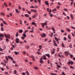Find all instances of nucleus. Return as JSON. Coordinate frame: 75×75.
I'll use <instances>...</instances> for the list:
<instances>
[{
	"label": "nucleus",
	"mask_w": 75,
	"mask_h": 75,
	"mask_svg": "<svg viewBox=\"0 0 75 75\" xmlns=\"http://www.w3.org/2000/svg\"><path fill=\"white\" fill-rule=\"evenodd\" d=\"M42 27L44 28V27H45L44 25H47V21H45V23H42Z\"/></svg>",
	"instance_id": "1"
},
{
	"label": "nucleus",
	"mask_w": 75,
	"mask_h": 75,
	"mask_svg": "<svg viewBox=\"0 0 75 75\" xmlns=\"http://www.w3.org/2000/svg\"><path fill=\"white\" fill-rule=\"evenodd\" d=\"M5 37H6V38H8L9 39H10V35H5Z\"/></svg>",
	"instance_id": "2"
},
{
	"label": "nucleus",
	"mask_w": 75,
	"mask_h": 75,
	"mask_svg": "<svg viewBox=\"0 0 75 75\" xmlns=\"http://www.w3.org/2000/svg\"><path fill=\"white\" fill-rule=\"evenodd\" d=\"M40 35L42 38H43L44 37H45L46 36V34H45L44 33L42 35V34Z\"/></svg>",
	"instance_id": "3"
},
{
	"label": "nucleus",
	"mask_w": 75,
	"mask_h": 75,
	"mask_svg": "<svg viewBox=\"0 0 75 75\" xmlns=\"http://www.w3.org/2000/svg\"><path fill=\"white\" fill-rule=\"evenodd\" d=\"M31 11H32V12H34V13H36V12H37V10H34V9H32L31 10Z\"/></svg>",
	"instance_id": "4"
},
{
	"label": "nucleus",
	"mask_w": 75,
	"mask_h": 75,
	"mask_svg": "<svg viewBox=\"0 0 75 75\" xmlns=\"http://www.w3.org/2000/svg\"><path fill=\"white\" fill-rule=\"evenodd\" d=\"M16 42L17 43V44L19 43V39L18 38H17L16 40Z\"/></svg>",
	"instance_id": "5"
},
{
	"label": "nucleus",
	"mask_w": 75,
	"mask_h": 75,
	"mask_svg": "<svg viewBox=\"0 0 75 75\" xmlns=\"http://www.w3.org/2000/svg\"><path fill=\"white\" fill-rule=\"evenodd\" d=\"M31 24H32V25H35V26H37V24L34 22H33Z\"/></svg>",
	"instance_id": "6"
},
{
	"label": "nucleus",
	"mask_w": 75,
	"mask_h": 75,
	"mask_svg": "<svg viewBox=\"0 0 75 75\" xmlns=\"http://www.w3.org/2000/svg\"><path fill=\"white\" fill-rule=\"evenodd\" d=\"M43 58L45 60H46L47 59V58H46V56L45 55H43Z\"/></svg>",
	"instance_id": "7"
},
{
	"label": "nucleus",
	"mask_w": 75,
	"mask_h": 75,
	"mask_svg": "<svg viewBox=\"0 0 75 75\" xmlns=\"http://www.w3.org/2000/svg\"><path fill=\"white\" fill-rule=\"evenodd\" d=\"M45 4H46V5H47V6H49V3H48V1H46L45 2Z\"/></svg>",
	"instance_id": "8"
},
{
	"label": "nucleus",
	"mask_w": 75,
	"mask_h": 75,
	"mask_svg": "<svg viewBox=\"0 0 75 75\" xmlns=\"http://www.w3.org/2000/svg\"><path fill=\"white\" fill-rule=\"evenodd\" d=\"M64 53L67 56H68V52H64Z\"/></svg>",
	"instance_id": "9"
},
{
	"label": "nucleus",
	"mask_w": 75,
	"mask_h": 75,
	"mask_svg": "<svg viewBox=\"0 0 75 75\" xmlns=\"http://www.w3.org/2000/svg\"><path fill=\"white\" fill-rule=\"evenodd\" d=\"M15 11H16V12L17 13H20V11H18V9H15Z\"/></svg>",
	"instance_id": "10"
},
{
	"label": "nucleus",
	"mask_w": 75,
	"mask_h": 75,
	"mask_svg": "<svg viewBox=\"0 0 75 75\" xmlns=\"http://www.w3.org/2000/svg\"><path fill=\"white\" fill-rule=\"evenodd\" d=\"M2 37L3 38H4V35L2 34H0V37Z\"/></svg>",
	"instance_id": "11"
},
{
	"label": "nucleus",
	"mask_w": 75,
	"mask_h": 75,
	"mask_svg": "<svg viewBox=\"0 0 75 75\" xmlns=\"http://www.w3.org/2000/svg\"><path fill=\"white\" fill-rule=\"evenodd\" d=\"M8 58H9L10 59H11L12 60V61H13V58L11 57H10V56H8Z\"/></svg>",
	"instance_id": "12"
},
{
	"label": "nucleus",
	"mask_w": 75,
	"mask_h": 75,
	"mask_svg": "<svg viewBox=\"0 0 75 75\" xmlns=\"http://www.w3.org/2000/svg\"><path fill=\"white\" fill-rule=\"evenodd\" d=\"M19 31L20 33H23V31L22 30H19Z\"/></svg>",
	"instance_id": "13"
},
{
	"label": "nucleus",
	"mask_w": 75,
	"mask_h": 75,
	"mask_svg": "<svg viewBox=\"0 0 75 75\" xmlns=\"http://www.w3.org/2000/svg\"><path fill=\"white\" fill-rule=\"evenodd\" d=\"M55 39V40H56V41H58V40H59V39L57 38H56V37H55L54 38Z\"/></svg>",
	"instance_id": "14"
},
{
	"label": "nucleus",
	"mask_w": 75,
	"mask_h": 75,
	"mask_svg": "<svg viewBox=\"0 0 75 75\" xmlns=\"http://www.w3.org/2000/svg\"><path fill=\"white\" fill-rule=\"evenodd\" d=\"M1 64H3V65L4 66V67L6 66V64H4V63H3V62L1 63Z\"/></svg>",
	"instance_id": "15"
},
{
	"label": "nucleus",
	"mask_w": 75,
	"mask_h": 75,
	"mask_svg": "<svg viewBox=\"0 0 75 75\" xmlns=\"http://www.w3.org/2000/svg\"><path fill=\"white\" fill-rule=\"evenodd\" d=\"M45 55H46V56H47V57H50V55L49 54H46Z\"/></svg>",
	"instance_id": "16"
},
{
	"label": "nucleus",
	"mask_w": 75,
	"mask_h": 75,
	"mask_svg": "<svg viewBox=\"0 0 75 75\" xmlns=\"http://www.w3.org/2000/svg\"><path fill=\"white\" fill-rule=\"evenodd\" d=\"M3 23L4 24H5V25H7V23L4 21H3Z\"/></svg>",
	"instance_id": "17"
},
{
	"label": "nucleus",
	"mask_w": 75,
	"mask_h": 75,
	"mask_svg": "<svg viewBox=\"0 0 75 75\" xmlns=\"http://www.w3.org/2000/svg\"><path fill=\"white\" fill-rule=\"evenodd\" d=\"M5 59H6V61H8V57H7V56H6L5 57Z\"/></svg>",
	"instance_id": "18"
},
{
	"label": "nucleus",
	"mask_w": 75,
	"mask_h": 75,
	"mask_svg": "<svg viewBox=\"0 0 75 75\" xmlns=\"http://www.w3.org/2000/svg\"><path fill=\"white\" fill-rule=\"evenodd\" d=\"M50 75H57V74H54V73H50Z\"/></svg>",
	"instance_id": "19"
},
{
	"label": "nucleus",
	"mask_w": 75,
	"mask_h": 75,
	"mask_svg": "<svg viewBox=\"0 0 75 75\" xmlns=\"http://www.w3.org/2000/svg\"><path fill=\"white\" fill-rule=\"evenodd\" d=\"M57 10V9L55 8V9H54L52 10V12H53V11H55Z\"/></svg>",
	"instance_id": "20"
},
{
	"label": "nucleus",
	"mask_w": 75,
	"mask_h": 75,
	"mask_svg": "<svg viewBox=\"0 0 75 75\" xmlns=\"http://www.w3.org/2000/svg\"><path fill=\"white\" fill-rule=\"evenodd\" d=\"M21 74L23 75H26V73H22Z\"/></svg>",
	"instance_id": "21"
},
{
	"label": "nucleus",
	"mask_w": 75,
	"mask_h": 75,
	"mask_svg": "<svg viewBox=\"0 0 75 75\" xmlns=\"http://www.w3.org/2000/svg\"><path fill=\"white\" fill-rule=\"evenodd\" d=\"M28 31V30H26L25 31H24V33H27Z\"/></svg>",
	"instance_id": "22"
},
{
	"label": "nucleus",
	"mask_w": 75,
	"mask_h": 75,
	"mask_svg": "<svg viewBox=\"0 0 75 75\" xmlns=\"http://www.w3.org/2000/svg\"><path fill=\"white\" fill-rule=\"evenodd\" d=\"M70 17L71 18L73 19V15H72V14H70Z\"/></svg>",
	"instance_id": "23"
},
{
	"label": "nucleus",
	"mask_w": 75,
	"mask_h": 75,
	"mask_svg": "<svg viewBox=\"0 0 75 75\" xmlns=\"http://www.w3.org/2000/svg\"><path fill=\"white\" fill-rule=\"evenodd\" d=\"M23 35L24 37H26L27 36H26V35H25V33H24L23 34Z\"/></svg>",
	"instance_id": "24"
},
{
	"label": "nucleus",
	"mask_w": 75,
	"mask_h": 75,
	"mask_svg": "<svg viewBox=\"0 0 75 75\" xmlns=\"http://www.w3.org/2000/svg\"><path fill=\"white\" fill-rule=\"evenodd\" d=\"M25 17H29V15L28 14H26L25 15Z\"/></svg>",
	"instance_id": "25"
},
{
	"label": "nucleus",
	"mask_w": 75,
	"mask_h": 75,
	"mask_svg": "<svg viewBox=\"0 0 75 75\" xmlns=\"http://www.w3.org/2000/svg\"><path fill=\"white\" fill-rule=\"evenodd\" d=\"M37 54H38V55H40L41 54V53L40 52H39L37 51Z\"/></svg>",
	"instance_id": "26"
},
{
	"label": "nucleus",
	"mask_w": 75,
	"mask_h": 75,
	"mask_svg": "<svg viewBox=\"0 0 75 75\" xmlns=\"http://www.w3.org/2000/svg\"><path fill=\"white\" fill-rule=\"evenodd\" d=\"M40 62L41 64H43V62H44V61L42 60H40Z\"/></svg>",
	"instance_id": "27"
},
{
	"label": "nucleus",
	"mask_w": 75,
	"mask_h": 75,
	"mask_svg": "<svg viewBox=\"0 0 75 75\" xmlns=\"http://www.w3.org/2000/svg\"><path fill=\"white\" fill-rule=\"evenodd\" d=\"M4 5L6 6V7H7V4H6V3H4Z\"/></svg>",
	"instance_id": "28"
},
{
	"label": "nucleus",
	"mask_w": 75,
	"mask_h": 75,
	"mask_svg": "<svg viewBox=\"0 0 75 75\" xmlns=\"http://www.w3.org/2000/svg\"><path fill=\"white\" fill-rule=\"evenodd\" d=\"M57 67H58V68H61V66L58 65V64L57 65Z\"/></svg>",
	"instance_id": "29"
},
{
	"label": "nucleus",
	"mask_w": 75,
	"mask_h": 75,
	"mask_svg": "<svg viewBox=\"0 0 75 75\" xmlns=\"http://www.w3.org/2000/svg\"><path fill=\"white\" fill-rule=\"evenodd\" d=\"M64 41H67V38H66L65 37H64Z\"/></svg>",
	"instance_id": "30"
},
{
	"label": "nucleus",
	"mask_w": 75,
	"mask_h": 75,
	"mask_svg": "<svg viewBox=\"0 0 75 75\" xmlns=\"http://www.w3.org/2000/svg\"><path fill=\"white\" fill-rule=\"evenodd\" d=\"M68 38L69 40H71V36H70V35H69L68 36Z\"/></svg>",
	"instance_id": "31"
},
{
	"label": "nucleus",
	"mask_w": 75,
	"mask_h": 75,
	"mask_svg": "<svg viewBox=\"0 0 75 75\" xmlns=\"http://www.w3.org/2000/svg\"><path fill=\"white\" fill-rule=\"evenodd\" d=\"M6 42H8V41H9V40H8L7 38H6Z\"/></svg>",
	"instance_id": "32"
},
{
	"label": "nucleus",
	"mask_w": 75,
	"mask_h": 75,
	"mask_svg": "<svg viewBox=\"0 0 75 75\" xmlns=\"http://www.w3.org/2000/svg\"><path fill=\"white\" fill-rule=\"evenodd\" d=\"M17 73V71L16 70H15L14 71V74H16V73Z\"/></svg>",
	"instance_id": "33"
},
{
	"label": "nucleus",
	"mask_w": 75,
	"mask_h": 75,
	"mask_svg": "<svg viewBox=\"0 0 75 75\" xmlns=\"http://www.w3.org/2000/svg\"><path fill=\"white\" fill-rule=\"evenodd\" d=\"M32 58L33 61H35V59H34V57H33V56H32Z\"/></svg>",
	"instance_id": "34"
},
{
	"label": "nucleus",
	"mask_w": 75,
	"mask_h": 75,
	"mask_svg": "<svg viewBox=\"0 0 75 75\" xmlns=\"http://www.w3.org/2000/svg\"><path fill=\"white\" fill-rule=\"evenodd\" d=\"M51 53L52 54H54L55 53V52L54 51H52L51 52Z\"/></svg>",
	"instance_id": "35"
},
{
	"label": "nucleus",
	"mask_w": 75,
	"mask_h": 75,
	"mask_svg": "<svg viewBox=\"0 0 75 75\" xmlns=\"http://www.w3.org/2000/svg\"><path fill=\"white\" fill-rule=\"evenodd\" d=\"M64 11H68V9L66 8H64Z\"/></svg>",
	"instance_id": "36"
},
{
	"label": "nucleus",
	"mask_w": 75,
	"mask_h": 75,
	"mask_svg": "<svg viewBox=\"0 0 75 75\" xmlns=\"http://www.w3.org/2000/svg\"><path fill=\"white\" fill-rule=\"evenodd\" d=\"M38 1L39 4H40V3H41V0H38Z\"/></svg>",
	"instance_id": "37"
},
{
	"label": "nucleus",
	"mask_w": 75,
	"mask_h": 75,
	"mask_svg": "<svg viewBox=\"0 0 75 75\" xmlns=\"http://www.w3.org/2000/svg\"><path fill=\"white\" fill-rule=\"evenodd\" d=\"M39 48L41 50L42 49V47L41 45H40L39 46Z\"/></svg>",
	"instance_id": "38"
},
{
	"label": "nucleus",
	"mask_w": 75,
	"mask_h": 75,
	"mask_svg": "<svg viewBox=\"0 0 75 75\" xmlns=\"http://www.w3.org/2000/svg\"><path fill=\"white\" fill-rule=\"evenodd\" d=\"M52 30L53 31H55V29H54V28H53V27H52Z\"/></svg>",
	"instance_id": "39"
},
{
	"label": "nucleus",
	"mask_w": 75,
	"mask_h": 75,
	"mask_svg": "<svg viewBox=\"0 0 75 75\" xmlns=\"http://www.w3.org/2000/svg\"><path fill=\"white\" fill-rule=\"evenodd\" d=\"M26 74H27V75H30L29 74V73H28V71H26Z\"/></svg>",
	"instance_id": "40"
},
{
	"label": "nucleus",
	"mask_w": 75,
	"mask_h": 75,
	"mask_svg": "<svg viewBox=\"0 0 75 75\" xmlns=\"http://www.w3.org/2000/svg\"><path fill=\"white\" fill-rule=\"evenodd\" d=\"M67 30L68 31H69H69H70V30L69 29H68V28H67Z\"/></svg>",
	"instance_id": "41"
},
{
	"label": "nucleus",
	"mask_w": 75,
	"mask_h": 75,
	"mask_svg": "<svg viewBox=\"0 0 75 75\" xmlns=\"http://www.w3.org/2000/svg\"><path fill=\"white\" fill-rule=\"evenodd\" d=\"M39 30H40V31H42V30H43V29H42L41 28H39Z\"/></svg>",
	"instance_id": "42"
},
{
	"label": "nucleus",
	"mask_w": 75,
	"mask_h": 75,
	"mask_svg": "<svg viewBox=\"0 0 75 75\" xmlns=\"http://www.w3.org/2000/svg\"><path fill=\"white\" fill-rule=\"evenodd\" d=\"M63 15H64V16H67V15H66V14H65V13L63 12Z\"/></svg>",
	"instance_id": "43"
},
{
	"label": "nucleus",
	"mask_w": 75,
	"mask_h": 75,
	"mask_svg": "<svg viewBox=\"0 0 75 75\" xmlns=\"http://www.w3.org/2000/svg\"><path fill=\"white\" fill-rule=\"evenodd\" d=\"M54 45H55V46H57V44L56 43H54Z\"/></svg>",
	"instance_id": "44"
},
{
	"label": "nucleus",
	"mask_w": 75,
	"mask_h": 75,
	"mask_svg": "<svg viewBox=\"0 0 75 75\" xmlns=\"http://www.w3.org/2000/svg\"><path fill=\"white\" fill-rule=\"evenodd\" d=\"M34 68L35 69H38V68L37 67H35Z\"/></svg>",
	"instance_id": "45"
},
{
	"label": "nucleus",
	"mask_w": 75,
	"mask_h": 75,
	"mask_svg": "<svg viewBox=\"0 0 75 75\" xmlns=\"http://www.w3.org/2000/svg\"><path fill=\"white\" fill-rule=\"evenodd\" d=\"M15 54H16V55H17L18 54V53H17V52H15Z\"/></svg>",
	"instance_id": "46"
},
{
	"label": "nucleus",
	"mask_w": 75,
	"mask_h": 75,
	"mask_svg": "<svg viewBox=\"0 0 75 75\" xmlns=\"http://www.w3.org/2000/svg\"><path fill=\"white\" fill-rule=\"evenodd\" d=\"M4 74H6L7 75L8 74V73L7 71H5L4 72Z\"/></svg>",
	"instance_id": "47"
},
{
	"label": "nucleus",
	"mask_w": 75,
	"mask_h": 75,
	"mask_svg": "<svg viewBox=\"0 0 75 75\" xmlns=\"http://www.w3.org/2000/svg\"><path fill=\"white\" fill-rule=\"evenodd\" d=\"M69 47H70V48H72V45L71 44L69 45Z\"/></svg>",
	"instance_id": "48"
},
{
	"label": "nucleus",
	"mask_w": 75,
	"mask_h": 75,
	"mask_svg": "<svg viewBox=\"0 0 75 75\" xmlns=\"http://www.w3.org/2000/svg\"><path fill=\"white\" fill-rule=\"evenodd\" d=\"M62 45L63 47H65V45L63 44H62Z\"/></svg>",
	"instance_id": "49"
},
{
	"label": "nucleus",
	"mask_w": 75,
	"mask_h": 75,
	"mask_svg": "<svg viewBox=\"0 0 75 75\" xmlns=\"http://www.w3.org/2000/svg\"><path fill=\"white\" fill-rule=\"evenodd\" d=\"M1 30L2 31H3V27H1Z\"/></svg>",
	"instance_id": "50"
},
{
	"label": "nucleus",
	"mask_w": 75,
	"mask_h": 75,
	"mask_svg": "<svg viewBox=\"0 0 75 75\" xmlns=\"http://www.w3.org/2000/svg\"><path fill=\"white\" fill-rule=\"evenodd\" d=\"M18 33H16V37H18Z\"/></svg>",
	"instance_id": "51"
},
{
	"label": "nucleus",
	"mask_w": 75,
	"mask_h": 75,
	"mask_svg": "<svg viewBox=\"0 0 75 75\" xmlns=\"http://www.w3.org/2000/svg\"><path fill=\"white\" fill-rule=\"evenodd\" d=\"M70 57H71V58H72L73 57V56H72V55L71 54H70Z\"/></svg>",
	"instance_id": "52"
},
{
	"label": "nucleus",
	"mask_w": 75,
	"mask_h": 75,
	"mask_svg": "<svg viewBox=\"0 0 75 75\" xmlns=\"http://www.w3.org/2000/svg\"><path fill=\"white\" fill-rule=\"evenodd\" d=\"M34 1L35 3H37V0H34Z\"/></svg>",
	"instance_id": "53"
},
{
	"label": "nucleus",
	"mask_w": 75,
	"mask_h": 75,
	"mask_svg": "<svg viewBox=\"0 0 75 75\" xmlns=\"http://www.w3.org/2000/svg\"><path fill=\"white\" fill-rule=\"evenodd\" d=\"M1 14L3 15V16H4V13H1Z\"/></svg>",
	"instance_id": "54"
},
{
	"label": "nucleus",
	"mask_w": 75,
	"mask_h": 75,
	"mask_svg": "<svg viewBox=\"0 0 75 75\" xmlns=\"http://www.w3.org/2000/svg\"><path fill=\"white\" fill-rule=\"evenodd\" d=\"M6 68L7 69H9V68L7 66H6Z\"/></svg>",
	"instance_id": "55"
},
{
	"label": "nucleus",
	"mask_w": 75,
	"mask_h": 75,
	"mask_svg": "<svg viewBox=\"0 0 75 75\" xmlns=\"http://www.w3.org/2000/svg\"><path fill=\"white\" fill-rule=\"evenodd\" d=\"M62 74L63 75H65V73H64V72H62Z\"/></svg>",
	"instance_id": "56"
},
{
	"label": "nucleus",
	"mask_w": 75,
	"mask_h": 75,
	"mask_svg": "<svg viewBox=\"0 0 75 75\" xmlns=\"http://www.w3.org/2000/svg\"><path fill=\"white\" fill-rule=\"evenodd\" d=\"M1 27H3V24L2 23H1Z\"/></svg>",
	"instance_id": "57"
},
{
	"label": "nucleus",
	"mask_w": 75,
	"mask_h": 75,
	"mask_svg": "<svg viewBox=\"0 0 75 75\" xmlns=\"http://www.w3.org/2000/svg\"><path fill=\"white\" fill-rule=\"evenodd\" d=\"M68 65H70L71 64V62H69L68 63Z\"/></svg>",
	"instance_id": "58"
},
{
	"label": "nucleus",
	"mask_w": 75,
	"mask_h": 75,
	"mask_svg": "<svg viewBox=\"0 0 75 75\" xmlns=\"http://www.w3.org/2000/svg\"><path fill=\"white\" fill-rule=\"evenodd\" d=\"M30 8H34V7H33V6H30Z\"/></svg>",
	"instance_id": "59"
},
{
	"label": "nucleus",
	"mask_w": 75,
	"mask_h": 75,
	"mask_svg": "<svg viewBox=\"0 0 75 75\" xmlns=\"http://www.w3.org/2000/svg\"><path fill=\"white\" fill-rule=\"evenodd\" d=\"M27 13H28L29 14H31V12H30L28 11Z\"/></svg>",
	"instance_id": "60"
},
{
	"label": "nucleus",
	"mask_w": 75,
	"mask_h": 75,
	"mask_svg": "<svg viewBox=\"0 0 75 75\" xmlns=\"http://www.w3.org/2000/svg\"><path fill=\"white\" fill-rule=\"evenodd\" d=\"M61 32H62V33H64V31L63 30H61Z\"/></svg>",
	"instance_id": "61"
},
{
	"label": "nucleus",
	"mask_w": 75,
	"mask_h": 75,
	"mask_svg": "<svg viewBox=\"0 0 75 75\" xmlns=\"http://www.w3.org/2000/svg\"><path fill=\"white\" fill-rule=\"evenodd\" d=\"M0 51H3V50H2V49H1V48L0 47Z\"/></svg>",
	"instance_id": "62"
},
{
	"label": "nucleus",
	"mask_w": 75,
	"mask_h": 75,
	"mask_svg": "<svg viewBox=\"0 0 75 75\" xmlns=\"http://www.w3.org/2000/svg\"><path fill=\"white\" fill-rule=\"evenodd\" d=\"M53 43H54H54H56V41L55 40H53Z\"/></svg>",
	"instance_id": "63"
},
{
	"label": "nucleus",
	"mask_w": 75,
	"mask_h": 75,
	"mask_svg": "<svg viewBox=\"0 0 75 75\" xmlns=\"http://www.w3.org/2000/svg\"><path fill=\"white\" fill-rule=\"evenodd\" d=\"M63 68H64V69H67V68L65 66L63 67Z\"/></svg>",
	"instance_id": "64"
}]
</instances>
